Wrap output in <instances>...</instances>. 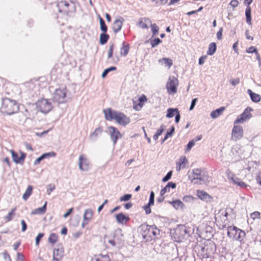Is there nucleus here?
<instances>
[{"instance_id": "774afa93", "label": "nucleus", "mask_w": 261, "mask_h": 261, "mask_svg": "<svg viewBox=\"0 0 261 261\" xmlns=\"http://www.w3.org/2000/svg\"><path fill=\"white\" fill-rule=\"evenodd\" d=\"M73 207L70 208V209L68 210V211L65 214H64V215H63V217L64 218L67 217L73 212Z\"/></svg>"}, {"instance_id": "09e8293b", "label": "nucleus", "mask_w": 261, "mask_h": 261, "mask_svg": "<svg viewBox=\"0 0 261 261\" xmlns=\"http://www.w3.org/2000/svg\"><path fill=\"white\" fill-rule=\"evenodd\" d=\"M44 236V233H39L36 238V245L38 246L40 243V241Z\"/></svg>"}, {"instance_id": "6e6d98bb", "label": "nucleus", "mask_w": 261, "mask_h": 261, "mask_svg": "<svg viewBox=\"0 0 261 261\" xmlns=\"http://www.w3.org/2000/svg\"><path fill=\"white\" fill-rule=\"evenodd\" d=\"M3 256L6 261H11L10 256L7 251L3 253Z\"/></svg>"}, {"instance_id": "393cba45", "label": "nucleus", "mask_w": 261, "mask_h": 261, "mask_svg": "<svg viewBox=\"0 0 261 261\" xmlns=\"http://www.w3.org/2000/svg\"><path fill=\"white\" fill-rule=\"evenodd\" d=\"M230 179L234 184L241 188H246L247 187V185L235 175H232Z\"/></svg>"}, {"instance_id": "f257e3e1", "label": "nucleus", "mask_w": 261, "mask_h": 261, "mask_svg": "<svg viewBox=\"0 0 261 261\" xmlns=\"http://www.w3.org/2000/svg\"><path fill=\"white\" fill-rule=\"evenodd\" d=\"M103 112L106 120L108 121L115 120V122L122 126H125L129 123L130 120L122 112L114 111L111 108L104 109Z\"/></svg>"}, {"instance_id": "69168bd1", "label": "nucleus", "mask_w": 261, "mask_h": 261, "mask_svg": "<svg viewBox=\"0 0 261 261\" xmlns=\"http://www.w3.org/2000/svg\"><path fill=\"white\" fill-rule=\"evenodd\" d=\"M180 118V115L179 111H178L176 114L175 115V121L176 123H178L179 121Z\"/></svg>"}, {"instance_id": "39448f33", "label": "nucleus", "mask_w": 261, "mask_h": 261, "mask_svg": "<svg viewBox=\"0 0 261 261\" xmlns=\"http://www.w3.org/2000/svg\"><path fill=\"white\" fill-rule=\"evenodd\" d=\"M228 212L226 208L220 210L215 216V222L216 225L221 228L226 227L228 222Z\"/></svg>"}, {"instance_id": "052dcab7", "label": "nucleus", "mask_w": 261, "mask_h": 261, "mask_svg": "<svg viewBox=\"0 0 261 261\" xmlns=\"http://www.w3.org/2000/svg\"><path fill=\"white\" fill-rule=\"evenodd\" d=\"M170 189L168 188V187L166 186L165 187H164L163 189H162L160 192V194L161 196H163L164 195L166 192H169Z\"/></svg>"}, {"instance_id": "a18cd8bd", "label": "nucleus", "mask_w": 261, "mask_h": 261, "mask_svg": "<svg viewBox=\"0 0 261 261\" xmlns=\"http://www.w3.org/2000/svg\"><path fill=\"white\" fill-rule=\"evenodd\" d=\"M56 153L55 152H50L44 153L41 156L43 160L44 159L46 158H49V157H51V156L54 157L56 156Z\"/></svg>"}, {"instance_id": "37998d69", "label": "nucleus", "mask_w": 261, "mask_h": 261, "mask_svg": "<svg viewBox=\"0 0 261 261\" xmlns=\"http://www.w3.org/2000/svg\"><path fill=\"white\" fill-rule=\"evenodd\" d=\"M149 41L152 47L156 46L158 44L162 42V40L159 38L154 39H150Z\"/></svg>"}, {"instance_id": "e433bc0d", "label": "nucleus", "mask_w": 261, "mask_h": 261, "mask_svg": "<svg viewBox=\"0 0 261 261\" xmlns=\"http://www.w3.org/2000/svg\"><path fill=\"white\" fill-rule=\"evenodd\" d=\"M48 240L49 243L54 244L57 242L58 240V236L55 233H51L49 235Z\"/></svg>"}, {"instance_id": "a211bd4d", "label": "nucleus", "mask_w": 261, "mask_h": 261, "mask_svg": "<svg viewBox=\"0 0 261 261\" xmlns=\"http://www.w3.org/2000/svg\"><path fill=\"white\" fill-rule=\"evenodd\" d=\"M117 222L122 225H125L129 221L130 218L128 216L124 215L122 213L118 214L115 216Z\"/></svg>"}, {"instance_id": "680f3d73", "label": "nucleus", "mask_w": 261, "mask_h": 261, "mask_svg": "<svg viewBox=\"0 0 261 261\" xmlns=\"http://www.w3.org/2000/svg\"><path fill=\"white\" fill-rule=\"evenodd\" d=\"M21 224L22 225L21 230H22V231L24 232V231H25L26 230V229L27 228V224L25 223V222L24 220H22L21 221Z\"/></svg>"}, {"instance_id": "9b49d317", "label": "nucleus", "mask_w": 261, "mask_h": 261, "mask_svg": "<svg viewBox=\"0 0 261 261\" xmlns=\"http://www.w3.org/2000/svg\"><path fill=\"white\" fill-rule=\"evenodd\" d=\"M252 111V109L250 107L246 108L244 112L235 120V123H243L251 118L252 117L251 111Z\"/></svg>"}, {"instance_id": "473e14b6", "label": "nucleus", "mask_w": 261, "mask_h": 261, "mask_svg": "<svg viewBox=\"0 0 261 261\" xmlns=\"http://www.w3.org/2000/svg\"><path fill=\"white\" fill-rule=\"evenodd\" d=\"M102 131L103 129L101 127L96 128L94 132L90 134V138L92 139L96 138L101 134Z\"/></svg>"}, {"instance_id": "864d4df0", "label": "nucleus", "mask_w": 261, "mask_h": 261, "mask_svg": "<svg viewBox=\"0 0 261 261\" xmlns=\"http://www.w3.org/2000/svg\"><path fill=\"white\" fill-rule=\"evenodd\" d=\"M239 2L238 0H232L230 3L229 5L233 8H235L239 5Z\"/></svg>"}, {"instance_id": "de8ad7c7", "label": "nucleus", "mask_w": 261, "mask_h": 261, "mask_svg": "<svg viewBox=\"0 0 261 261\" xmlns=\"http://www.w3.org/2000/svg\"><path fill=\"white\" fill-rule=\"evenodd\" d=\"M195 145V141L192 140L188 143L187 146V148L186 149V151H189L191 148Z\"/></svg>"}, {"instance_id": "c9c22d12", "label": "nucleus", "mask_w": 261, "mask_h": 261, "mask_svg": "<svg viewBox=\"0 0 261 261\" xmlns=\"http://www.w3.org/2000/svg\"><path fill=\"white\" fill-rule=\"evenodd\" d=\"M178 111V109L177 108H169L167 110L166 117L169 118H172L176 114Z\"/></svg>"}, {"instance_id": "f03ea898", "label": "nucleus", "mask_w": 261, "mask_h": 261, "mask_svg": "<svg viewBox=\"0 0 261 261\" xmlns=\"http://www.w3.org/2000/svg\"><path fill=\"white\" fill-rule=\"evenodd\" d=\"M0 111L4 115H11L18 112L19 106L15 100L5 98L2 100Z\"/></svg>"}, {"instance_id": "2eb2a0df", "label": "nucleus", "mask_w": 261, "mask_h": 261, "mask_svg": "<svg viewBox=\"0 0 261 261\" xmlns=\"http://www.w3.org/2000/svg\"><path fill=\"white\" fill-rule=\"evenodd\" d=\"M64 248L60 247L54 249L53 251V261H60L64 256Z\"/></svg>"}, {"instance_id": "5fc2aeb1", "label": "nucleus", "mask_w": 261, "mask_h": 261, "mask_svg": "<svg viewBox=\"0 0 261 261\" xmlns=\"http://www.w3.org/2000/svg\"><path fill=\"white\" fill-rule=\"evenodd\" d=\"M230 84L233 86H235L240 83V79L239 78H237L234 79H232L230 81Z\"/></svg>"}, {"instance_id": "338daca9", "label": "nucleus", "mask_w": 261, "mask_h": 261, "mask_svg": "<svg viewBox=\"0 0 261 261\" xmlns=\"http://www.w3.org/2000/svg\"><path fill=\"white\" fill-rule=\"evenodd\" d=\"M256 179L257 182L261 186V172H259L256 176Z\"/></svg>"}, {"instance_id": "423d86ee", "label": "nucleus", "mask_w": 261, "mask_h": 261, "mask_svg": "<svg viewBox=\"0 0 261 261\" xmlns=\"http://www.w3.org/2000/svg\"><path fill=\"white\" fill-rule=\"evenodd\" d=\"M66 88L56 89L53 94V100L59 103H64L66 99Z\"/></svg>"}, {"instance_id": "b1692460", "label": "nucleus", "mask_w": 261, "mask_h": 261, "mask_svg": "<svg viewBox=\"0 0 261 261\" xmlns=\"http://www.w3.org/2000/svg\"><path fill=\"white\" fill-rule=\"evenodd\" d=\"M196 195L199 199L202 200H207L212 198V196L202 190H197Z\"/></svg>"}, {"instance_id": "49530a36", "label": "nucleus", "mask_w": 261, "mask_h": 261, "mask_svg": "<svg viewBox=\"0 0 261 261\" xmlns=\"http://www.w3.org/2000/svg\"><path fill=\"white\" fill-rule=\"evenodd\" d=\"M250 217L253 220L256 219H259L260 217V214L259 212L256 211L251 213L250 215Z\"/></svg>"}, {"instance_id": "3c124183", "label": "nucleus", "mask_w": 261, "mask_h": 261, "mask_svg": "<svg viewBox=\"0 0 261 261\" xmlns=\"http://www.w3.org/2000/svg\"><path fill=\"white\" fill-rule=\"evenodd\" d=\"M154 194L153 192H151L150 194V198L149 201V205H153L154 204Z\"/></svg>"}, {"instance_id": "7ed1b4c3", "label": "nucleus", "mask_w": 261, "mask_h": 261, "mask_svg": "<svg viewBox=\"0 0 261 261\" xmlns=\"http://www.w3.org/2000/svg\"><path fill=\"white\" fill-rule=\"evenodd\" d=\"M59 12L65 15H69L75 11L74 5L70 0H58L57 4Z\"/></svg>"}, {"instance_id": "6ab92c4d", "label": "nucleus", "mask_w": 261, "mask_h": 261, "mask_svg": "<svg viewBox=\"0 0 261 261\" xmlns=\"http://www.w3.org/2000/svg\"><path fill=\"white\" fill-rule=\"evenodd\" d=\"M188 163V160L186 157L185 156H181L176 162V171L179 172L181 169L185 168Z\"/></svg>"}, {"instance_id": "6e6552de", "label": "nucleus", "mask_w": 261, "mask_h": 261, "mask_svg": "<svg viewBox=\"0 0 261 261\" xmlns=\"http://www.w3.org/2000/svg\"><path fill=\"white\" fill-rule=\"evenodd\" d=\"M239 123H235L231 131V140L234 141H237L241 139L244 136V130L243 127L238 125Z\"/></svg>"}, {"instance_id": "603ef678", "label": "nucleus", "mask_w": 261, "mask_h": 261, "mask_svg": "<svg viewBox=\"0 0 261 261\" xmlns=\"http://www.w3.org/2000/svg\"><path fill=\"white\" fill-rule=\"evenodd\" d=\"M172 174V172L171 171L167 173V174L163 178L162 181L163 182H166V181H168L169 179H170L171 178Z\"/></svg>"}, {"instance_id": "c756f323", "label": "nucleus", "mask_w": 261, "mask_h": 261, "mask_svg": "<svg viewBox=\"0 0 261 261\" xmlns=\"http://www.w3.org/2000/svg\"><path fill=\"white\" fill-rule=\"evenodd\" d=\"M251 9L250 6L247 7L245 10V16L246 18V22L249 25L252 24V19H251Z\"/></svg>"}, {"instance_id": "f3484780", "label": "nucleus", "mask_w": 261, "mask_h": 261, "mask_svg": "<svg viewBox=\"0 0 261 261\" xmlns=\"http://www.w3.org/2000/svg\"><path fill=\"white\" fill-rule=\"evenodd\" d=\"M93 212L91 209H86L85 211L84 215V220L82 223V227H84L85 225L88 223V222L92 218Z\"/></svg>"}, {"instance_id": "c03bdc74", "label": "nucleus", "mask_w": 261, "mask_h": 261, "mask_svg": "<svg viewBox=\"0 0 261 261\" xmlns=\"http://www.w3.org/2000/svg\"><path fill=\"white\" fill-rule=\"evenodd\" d=\"M132 195L129 194H125L120 198V201H128L131 199Z\"/></svg>"}, {"instance_id": "cd10ccee", "label": "nucleus", "mask_w": 261, "mask_h": 261, "mask_svg": "<svg viewBox=\"0 0 261 261\" xmlns=\"http://www.w3.org/2000/svg\"><path fill=\"white\" fill-rule=\"evenodd\" d=\"M247 92L253 102H258L260 100L261 97L259 94L253 92L250 89H248Z\"/></svg>"}, {"instance_id": "a19ab883", "label": "nucleus", "mask_w": 261, "mask_h": 261, "mask_svg": "<svg viewBox=\"0 0 261 261\" xmlns=\"http://www.w3.org/2000/svg\"><path fill=\"white\" fill-rule=\"evenodd\" d=\"M150 27L152 33V37L156 36L159 33V27L155 23L152 24V23H151Z\"/></svg>"}, {"instance_id": "4c0bfd02", "label": "nucleus", "mask_w": 261, "mask_h": 261, "mask_svg": "<svg viewBox=\"0 0 261 261\" xmlns=\"http://www.w3.org/2000/svg\"><path fill=\"white\" fill-rule=\"evenodd\" d=\"M171 204L176 209L182 208L184 206V203L179 200L173 201L172 202H171Z\"/></svg>"}, {"instance_id": "c85d7f7f", "label": "nucleus", "mask_w": 261, "mask_h": 261, "mask_svg": "<svg viewBox=\"0 0 261 261\" xmlns=\"http://www.w3.org/2000/svg\"><path fill=\"white\" fill-rule=\"evenodd\" d=\"M17 208L15 207L11 209V211L5 217V220L8 222L11 221L15 216Z\"/></svg>"}, {"instance_id": "ddd939ff", "label": "nucleus", "mask_w": 261, "mask_h": 261, "mask_svg": "<svg viewBox=\"0 0 261 261\" xmlns=\"http://www.w3.org/2000/svg\"><path fill=\"white\" fill-rule=\"evenodd\" d=\"M9 151L11 153L12 158L14 163L16 164H22L24 163L25 158L27 156L25 153L21 151H19L20 156H18V153L16 152L14 150L11 149L9 150Z\"/></svg>"}, {"instance_id": "412c9836", "label": "nucleus", "mask_w": 261, "mask_h": 261, "mask_svg": "<svg viewBox=\"0 0 261 261\" xmlns=\"http://www.w3.org/2000/svg\"><path fill=\"white\" fill-rule=\"evenodd\" d=\"M90 261H111L108 254H98L94 255Z\"/></svg>"}, {"instance_id": "7c9ffc66", "label": "nucleus", "mask_w": 261, "mask_h": 261, "mask_svg": "<svg viewBox=\"0 0 261 261\" xmlns=\"http://www.w3.org/2000/svg\"><path fill=\"white\" fill-rule=\"evenodd\" d=\"M224 110H225V107H222L219 109H218L215 111H213L211 113V117L213 118H216L219 117L222 114V113L224 111Z\"/></svg>"}, {"instance_id": "20e7f679", "label": "nucleus", "mask_w": 261, "mask_h": 261, "mask_svg": "<svg viewBox=\"0 0 261 261\" xmlns=\"http://www.w3.org/2000/svg\"><path fill=\"white\" fill-rule=\"evenodd\" d=\"M227 236L233 240L242 242L244 241L246 233L244 231L236 226H230L228 227Z\"/></svg>"}, {"instance_id": "0eeeda50", "label": "nucleus", "mask_w": 261, "mask_h": 261, "mask_svg": "<svg viewBox=\"0 0 261 261\" xmlns=\"http://www.w3.org/2000/svg\"><path fill=\"white\" fill-rule=\"evenodd\" d=\"M178 85V80L177 78L173 76H169L166 85L167 92L169 94L176 93Z\"/></svg>"}, {"instance_id": "79ce46f5", "label": "nucleus", "mask_w": 261, "mask_h": 261, "mask_svg": "<svg viewBox=\"0 0 261 261\" xmlns=\"http://www.w3.org/2000/svg\"><path fill=\"white\" fill-rule=\"evenodd\" d=\"M164 131V126L163 125L161 126L160 128L158 129L156 133L154 135L153 138L154 140H157L159 137L162 135L163 132Z\"/></svg>"}, {"instance_id": "72a5a7b5", "label": "nucleus", "mask_w": 261, "mask_h": 261, "mask_svg": "<svg viewBox=\"0 0 261 261\" xmlns=\"http://www.w3.org/2000/svg\"><path fill=\"white\" fill-rule=\"evenodd\" d=\"M216 44L215 42L211 43L208 45V49L207 51V54L210 56L214 55L216 52Z\"/></svg>"}, {"instance_id": "aec40b11", "label": "nucleus", "mask_w": 261, "mask_h": 261, "mask_svg": "<svg viewBox=\"0 0 261 261\" xmlns=\"http://www.w3.org/2000/svg\"><path fill=\"white\" fill-rule=\"evenodd\" d=\"M124 20L122 17H120L114 21L113 24V30L114 33H117L120 31Z\"/></svg>"}, {"instance_id": "bf43d9fd", "label": "nucleus", "mask_w": 261, "mask_h": 261, "mask_svg": "<svg viewBox=\"0 0 261 261\" xmlns=\"http://www.w3.org/2000/svg\"><path fill=\"white\" fill-rule=\"evenodd\" d=\"M151 205H149V203H148L147 205H145L144 206V210L145 211V212H146V214H149L151 213V208L150 207V206Z\"/></svg>"}, {"instance_id": "e2e57ef3", "label": "nucleus", "mask_w": 261, "mask_h": 261, "mask_svg": "<svg viewBox=\"0 0 261 261\" xmlns=\"http://www.w3.org/2000/svg\"><path fill=\"white\" fill-rule=\"evenodd\" d=\"M197 101V98H195L192 100L191 104V106L189 109V110L190 111L194 109Z\"/></svg>"}, {"instance_id": "4468645a", "label": "nucleus", "mask_w": 261, "mask_h": 261, "mask_svg": "<svg viewBox=\"0 0 261 261\" xmlns=\"http://www.w3.org/2000/svg\"><path fill=\"white\" fill-rule=\"evenodd\" d=\"M79 168L82 171H87L90 168V162L85 154L79 156Z\"/></svg>"}, {"instance_id": "2f4dec72", "label": "nucleus", "mask_w": 261, "mask_h": 261, "mask_svg": "<svg viewBox=\"0 0 261 261\" xmlns=\"http://www.w3.org/2000/svg\"><path fill=\"white\" fill-rule=\"evenodd\" d=\"M159 62L162 64H164L166 67L170 68L173 65L172 60L169 58H163L159 60Z\"/></svg>"}, {"instance_id": "a878e982", "label": "nucleus", "mask_w": 261, "mask_h": 261, "mask_svg": "<svg viewBox=\"0 0 261 261\" xmlns=\"http://www.w3.org/2000/svg\"><path fill=\"white\" fill-rule=\"evenodd\" d=\"M129 50V45L128 43L123 42L122 43V47L120 49V54L121 56H126Z\"/></svg>"}, {"instance_id": "58836bf2", "label": "nucleus", "mask_w": 261, "mask_h": 261, "mask_svg": "<svg viewBox=\"0 0 261 261\" xmlns=\"http://www.w3.org/2000/svg\"><path fill=\"white\" fill-rule=\"evenodd\" d=\"M109 39V36L106 33H102L100 35L99 42L101 44H104L106 43Z\"/></svg>"}, {"instance_id": "f704fd0d", "label": "nucleus", "mask_w": 261, "mask_h": 261, "mask_svg": "<svg viewBox=\"0 0 261 261\" xmlns=\"http://www.w3.org/2000/svg\"><path fill=\"white\" fill-rule=\"evenodd\" d=\"M32 191L33 187L31 185H29L22 196L23 199L24 200H27L32 194Z\"/></svg>"}, {"instance_id": "dca6fc26", "label": "nucleus", "mask_w": 261, "mask_h": 261, "mask_svg": "<svg viewBox=\"0 0 261 261\" xmlns=\"http://www.w3.org/2000/svg\"><path fill=\"white\" fill-rule=\"evenodd\" d=\"M151 23V20L149 18L143 17L139 19L137 25L141 29H148Z\"/></svg>"}, {"instance_id": "4d7b16f0", "label": "nucleus", "mask_w": 261, "mask_h": 261, "mask_svg": "<svg viewBox=\"0 0 261 261\" xmlns=\"http://www.w3.org/2000/svg\"><path fill=\"white\" fill-rule=\"evenodd\" d=\"M222 32L223 28H221L219 29L218 32L217 33V37L218 40H221L222 38Z\"/></svg>"}, {"instance_id": "8fccbe9b", "label": "nucleus", "mask_w": 261, "mask_h": 261, "mask_svg": "<svg viewBox=\"0 0 261 261\" xmlns=\"http://www.w3.org/2000/svg\"><path fill=\"white\" fill-rule=\"evenodd\" d=\"M114 48V44H111L110 46L109 51H108V58H111L112 57Z\"/></svg>"}, {"instance_id": "bb28decb", "label": "nucleus", "mask_w": 261, "mask_h": 261, "mask_svg": "<svg viewBox=\"0 0 261 261\" xmlns=\"http://www.w3.org/2000/svg\"><path fill=\"white\" fill-rule=\"evenodd\" d=\"M46 204L47 202H45L43 206L35 209L32 212V215H41L44 214L46 211Z\"/></svg>"}, {"instance_id": "9d476101", "label": "nucleus", "mask_w": 261, "mask_h": 261, "mask_svg": "<svg viewBox=\"0 0 261 261\" xmlns=\"http://www.w3.org/2000/svg\"><path fill=\"white\" fill-rule=\"evenodd\" d=\"M108 131L114 145H115L118 140L122 138L121 134L117 128L113 126H108Z\"/></svg>"}, {"instance_id": "5701e85b", "label": "nucleus", "mask_w": 261, "mask_h": 261, "mask_svg": "<svg viewBox=\"0 0 261 261\" xmlns=\"http://www.w3.org/2000/svg\"><path fill=\"white\" fill-rule=\"evenodd\" d=\"M141 229L143 232L142 235L144 238L147 237H151V233L155 234L153 231V228L148 225L142 226Z\"/></svg>"}, {"instance_id": "13d9d810", "label": "nucleus", "mask_w": 261, "mask_h": 261, "mask_svg": "<svg viewBox=\"0 0 261 261\" xmlns=\"http://www.w3.org/2000/svg\"><path fill=\"white\" fill-rule=\"evenodd\" d=\"M206 59H207V56L204 55V56H201L199 59V64L200 65H202L204 63L205 60Z\"/></svg>"}, {"instance_id": "1a4fd4ad", "label": "nucleus", "mask_w": 261, "mask_h": 261, "mask_svg": "<svg viewBox=\"0 0 261 261\" xmlns=\"http://www.w3.org/2000/svg\"><path fill=\"white\" fill-rule=\"evenodd\" d=\"M37 106L40 111L44 113H47L52 109V104L48 99L42 98L38 100Z\"/></svg>"}, {"instance_id": "f8f14e48", "label": "nucleus", "mask_w": 261, "mask_h": 261, "mask_svg": "<svg viewBox=\"0 0 261 261\" xmlns=\"http://www.w3.org/2000/svg\"><path fill=\"white\" fill-rule=\"evenodd\" d=\"M147 98L144 94L141 95L137 99L133 100V108L136 111L141 110L144 103L147 101Z\"/></svg>"}, {"instance_id": "ea45409f", "label": "nucleus", "mask_w": 261, "mask_h": 261, "mask_svg": "<svg viewBox=\"0 0 261 261\" xmlns=\"http://www.w3.org/2000/svg\"><path fill=\"white\" fill-rule=\"evenodd\" d=\"M99 22H100V30L103 33H106L108 30V27L105 23L104 20L99 16Z\"/></svg>"}, {"instance_id": "4be33fe9", "label": "nucleus", "mask_w": 261, "mask_h": 261, "mask_svg": "<svg viewBox=\"0 0 261 261\" xmlns=\"http://www.w3.org/2000/svg\"><path fill=\"white\" fill-rule=\"evenodd\" d=\"M192 181L193 182L196 180H202L201 170L198 168L194 169L192 171Z\"/></svg>"}, {"instance_id": "0e129e2a", "label": "nucleus", "mask_w": 261, "mask_h": 261, "mask_svg": "<svg viewBox=\"0 0 261 261\" xmlns=\"http://www.w3.org/2000/svg\"><path fill=\"white\" fill-rule=\"evenodd\" d=\"M247 51L249 53H253L257 51L256 49L254 46H250L247 49Z\"/></svg>"}]
</instances>
